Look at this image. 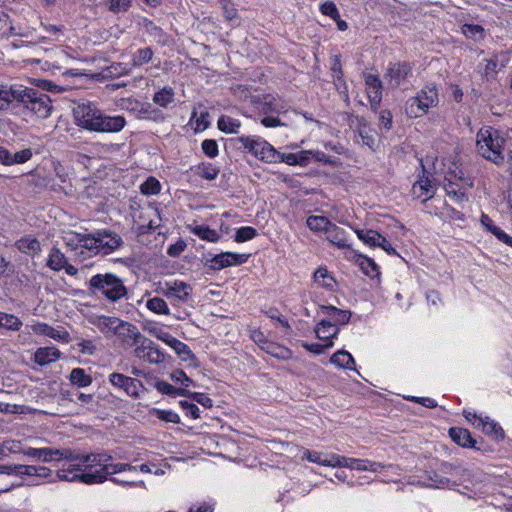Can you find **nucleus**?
<instances>
[{
  "label": "nucleus",
  "instance_id": "obj_48",
  "mask_svg": "<svg viewBox=\"0 0 512 512\" xmlns=\"http://www.w3.org/2000/svg\"><path fill=\"white\" fill-rule=\"evenodd\" d=\"M154 52L150 47L138 49L132 55V65L135 67L149 63L153 58Z\"/></svg>",
  "mask_w": 512,
  "mask_h": 512
},
{
  "label": "nucleus",
  "instance_id": "obj_46",
  "mask_svg": "<svg viewBox=\"0 0 512 512\" xmlns=\"http://www.w3.org/2000/svg\"><path fill=\"white\" fill-rule=\"evenodd\" d=\"M195 173L205 180H214L219 174V169L211 163H201L195 167Z\"/></svg>",
  "mask_w": 512,
  "mask_h": 512
},
{
  "label": "nucleus",
  "instance_id": "obj_28",
  "mask_svg": "<svg viewBox=\"0 0 512 512\" xmlns=\"http://www.w3.org/2000/svg\"><path fill=\"white\" fill-rule=\"evenodd\" d=\"M339 329L330 321L322 320L315 329L316 337L327 343L337 336Z\"/></svg>",
  "mask_w": 512,
  "mask_h": 512
},
{
  "label": "nucleus",
  "instance_id": "obj_40",
  "mask_svg": "<svg viewBox=\"0 0 512 512\" xmlns=\"http://www.w3.org/2000/svg\"><path fill=\"white\" fill-rule=\"evenodd\" d=\"M306 224L311 231L324 232L326 234L327 230L333 223L325 216L313 215L307 218Z\"/></svg>",
  "mask_w": 512,
  "mask_h": 512
},
{
  "label": "nucleus",
  "instance_id": "obj_10",
  "mask_svg": "<svg viewBox=\"0 0 512 512\" xmlns=\"http://www.w3.org/2000/svg\"><path fill=\"white\" fill-rule=\"evenodd\" d=\"M76 457L73 461H79L78 464L82 466L81 472L95 473V470L104 468L106 463L112 460V456L106 452L89 453V454H75Z\"/></svg>",
  "mask_w": 512,
  "mask_h": 512
},
{
  "label": "nucleus",
  "instance_id": "obj_41",
  "mask_svg": "<svg viewBox=\"0 0 512 512\" xmlns=\"http://www.w3.org/2000/svg\"><path fill=\"white\" fill-rule=\"evenodd\" d=\"M155 388L158 392L164 395L169 396H185L189 394V390H186L185 388H176L173 385L169 384L166 381L159 380L155 383Z\"/></svg>",
  "mask_w": 512,
  "mask_h": 512
},
{
  "label": "nucleus",
  "instance_id": "obj_35",
  "mask_svg": "<svg viewBox=\"0 0 512 512\" xmlns=\"http://www.w3.org/2000/svg\"><path fill=\"white\" fill-rule=\"evenodd\" d=\"M447 196L457 204H462L468 201L466 191L461 188L458 184L448 181L444 185Z\"/></svg>",
  "mask_w": 512,
  "mask_h": 512
},
{
  "label": "nucleus",
  "instance_id": "obj_13",
  "mask_svg": "<svg viewBox=\"0 0 512 512\" xmlns=\"http://www.w3.org/2000/svg\"><path fill=\"white\" fill-rule=\"evenodd\" d=\"M248 255L232 252H222L206 261V266L213 270H221L226 267L241 265L248 260Z\"/></svg>",
  "mask_w": 512,
  "mask_h": 512
},
{
  "label": "nucleus",
  "instance_id": "obj_54",
  "mask_svg": "<svg viewBox=\"0 0 512 512\" xmlns=\"http://www.w3.org/2000/svg\"><path fill=\"white\" fill-rule=\"evenodd\" d=\"M160 182L155 177H148L140 186V191L144 195H156L160 192Z\"/></svg>",
  "mask_w": 512,
  "mask_h": 512
},
{
  "label": "nucleus",
  "instance_id": "obj_39",
  "mask_svg": "<svg viewBox=\"0 0 512 512\" xmlns=\"http://www.w3.org/2000/svg\"><path fill=\"white\" fill-rule=\"evenodd\" d=\"M69 380L73 385L84 388L92 384V377L83 368H74L70 372Z\"/></svg>",
  "mask_w": 512,
  "mask_h": 512
},
{
  "label": "nucleus",
  "instance_id": "obj_33",
  "mask_svg": "<svg viewBox=\"0 0 512 512\" xmlns=\"http://www.w3.org/2000/svg\"><path fill=\"white\" fill-rule=\"evenodd\" d=\"M262 350L281 360H288L292 357V351L290 349L272 341L265 342L264 346H262Z\"/></svg>",
  "mask_w": 512,
  "mask_h": 512
},
{
  "label": "nucleus",
  "instance_id": "obj_61",
  "mask_svg": "<svg viewBox=\"0 0 512 512\" xmlns=\"http://www.w3.org/2000/svg\"><path fill=\"white\" fill-rule=\"evenodd\" d=\"M427 478L432 482L430 486L434 488H445L450 483L448 478L443 477L434 471L429 472Z\"/></svg>",
  "mask_w": 512,
  "mask_h": 512
},
{
  "label": "nucleus",
  "instance_id": "obj_24",
  "mask_svg": "<svg viewBox=\"0 0 512 512\" xmlns=\"http://www.w3.org/2000/svg\"><path fill=\"white\" fill-rule=\"evenodd\" d=\"M15 246L21 253L32 257L41 252V243L31 235L20 238Z\"/></svg>",
  "mask_w": 512,
  "mask_h": 512
},
{
  "label": "nucleus",
  "instance_id": "obj_60",
  "mask_svg": "<svg viewBox=\"0 0 512 512\" xmlns=\"http://www.w3.org/2000/svg\"><path fill=\"white\" fill-rule=\"evenodd\" d=\"M260 139V137L241 136L237 139V142L241 144L240 148H243L246 152L252 154L256 147V143H258Z\"/></svg>",
  "mask_w": 512,
  "mask_h": 512
},
{
  "label": "nucleus",
  "instance_id": "obj_1",
  "mask_svg": "<svg viewBox=\"0 0 512 512\" xmlns=\"http://www.w3.org/2000/svg\"><path fill=\"white\" fill-rule=\"evenodd\" d=\"M90 294L103 297L109 302H117L127 297V288L123 280L114 273H98L86 283Z\"/></svg>",
  "mask_w": 512,
  "mask_h": 512
},
{
  "label": "nucleus",
  "instance_id": "obj_23",
  "mask_svg": "<svg viewBox=\"0 0 512 512\" xmlns=\"http://www.w3.org/2000/svg\"><path fill=\"white\" fill-rule=\"evenodd\" d=\"M74 242L76 246H81L94 254H99L97 232L93 234H75L74 238L69 240L67 244L72 245Z\"/></svg>",
  "mask_w": 512,
  "mask_h": 512
},
{
  "label": "nucleus",
  "instance_id": "obj_38",
  "mask_svg": "<svg viewBox=\"0 0 512 512\" xmlns=\"http://www.w3.org/2000/svg\"><path fill=\"white\" fill-rule=\"evenodd\" d=\"M336 454H331L329 457L322 458L320 452L311 451L306 449L303 453V457H305L309 462L316 463L322 466L335 467V458Z\"/></svg>",
  "mask_w": 512,
  "mask_h": 512
},
{
  "label": "nucleus",
  "instance_id": "obj_19",
  "mask_svg": "<svg viewBox=\"0 0 512 512\" xmlns=\"http://www.w3.org/2000/svg\"><path fill=\"white\" fill-rule=\"evenodd\" d=\"M252 154L256 158L267 163H277V157H279V152L262 138L258 143H256V147Z\"/></svg>",
  "mask_w": 512,
  "mask_h": 512
},
{
  "label": "nucleus",
  "instance_id": "obj_36",
  "mask_svg": "<svg viewBox=\"0 0 512 512\" xmlns=\"http://www.w3.org/2000/svg\"><path fill=\"white\" fill-rule=\"evenodd\" d=\"M67 261L66 256L57 247H52L46 265L53 271H60Z\"/></svg>",
  "mask_w": 512,
  "mask_h": 512
},
{
  "label": "nucleus",
  "instance_id": "obj_2",
  "mask_svg": "<svg viewBox=\"0 0 512 512\" xmlns=\"http://www.w3.org/2000/svg\"><path fill=\"white\" fill-rule=\"evenodd\" d=\"M504 142L505 140L499 135V132L491 127L481 128L477 133L478 152L496 165L504 162V156L502 155Z\"/></svg>",
  "mask_w": 512,
  "mask_h": 512
},
{
  "label": "nucleus",
  "instance_id": "obj_3",
  "mask_svg": "<svg viewBox=\"0 0 512 512\" xmlns=\"http://www.w3.org/2000/svg\"><path fill=\"white\" fill-rule=\"evenodd\" d=\"M20 91L17 102L40 118H47L50 115L52 110L51 99L46 93L23 86H21Z\"/></svg>",
  "mask_w": 512,
  "mask_h": 512
},
{
  "label": "nucleus",
  "instance_id": "obj_59",
  "mask_svg": "<svg viewBox=\"0 0 512 512\" xmlns=\"http://www.w3.org/2000/svg\"><path fill=\"white\" fill-rule=\"evenodd\" d=\"M202 150L206 156L209 158H215L218 153V144L213 139H206L201 144Z\"/></svg>",
  "mask_w": 512,
  "mask_h": 512
},
{
  "label": "nucleus",
  "instance_id": "obj_45",
  "mask_svg": "<svg viewBox=\"0 0 512 512\" xmlns=\"http://www.w3.org/2000/svg\"><path fill=\"white\" fill-rule=\"evenodd\" d=\"M357 261L361 270L371 278H374L380 274L379 267L373 259L364 255H359Z\"/></svg>",
  "mask_w": 512,
  "mask_h": 512
},
{
  "label": "nucleus",
  "instance_id": "obj_18",
  "mask_svg": "<svg viewBox=\"0 0 512 512\" xmlns=\"http://www.w3.org/2000/svg\"><path fill=\"white\" fill-rule=\"evenodd\" d=\"M33 331L36 334L44 335L64 343L70 341V334L63 327L54 328L46 323H37L33 326Z\"/></svg>",
  "mask_w": 512,
  "mask_h": 512
},
{
  "label": "nucleus",
  "instance_id": "obj_8",
  "mask_svg": "<svg viewBox=\"0 0 512 512\" xmlns=\"http://www.w3.org/2000/svg\"><path fill=\"white\" fill-rule=\"evenodd\" d=\"M159 291L167 298L185 303L191 298L193 288L184 281L174 280L165 282Z\"/></svg>",
  "mask_w": 512,
  "mask_h": 512
},
{
  "label": "nucleus",
  "instance_id": "obj_55",
  "mask_svg": "<svg viewBox=\"0 0 512 512\" xmlns=\"http://www.w3.org/2000/svg\"><path fill=\"white\" fill-rule=\"evenodd\" d=\"M152 414L159 420L169 423L178 424L180 423V417L177 413L172 410H162L154 408Z\"/></svg>",
  "mask_w": 512,
  "mask_h": 512
},
{
  "label": "nucleus",
  "instance_id": "obj_43",
  "mask_svg": "<svg viewBox=\"0 0 512 512\" xmlns=\"http://www.w3.org/2000/svg\"><path fill=\"white\" fill-rule=\"evenodd\" d=\"M152 100L160 107L166 108L174 100V90L169 86H165L154 94Z\"/></svg>",
  "mask_w": 512,
  "mask_h": 512
},
{
  "label": "nucleus",
  "instance_id": "obj_53",
  "mask_svg": "<svg viewBox=\"0 0 512 512\" xmlns=\"http://www.w3.org/2000/svg\"><path fill=\"white\" fill-rule=\"evenodd\" d=\"M0 326L13 331H18L22 326V322L13 314L0 312Z\"/></svg>",
  "mask_w": 512,
  "mask_h": 512
},
{
  "label": "nucleus",
  "instance_id": "obj_17",
  "mask_svg": "<svg viewBox=\"0 0 512 512\" xmlns=\"http://www.w3.org/2000/svg\"><path fill=\"white\" fill-rule=\"evenodd\" d=\"M115 336L119 337L121 341L128 346L137 345L143 338L138 328L127 321H123Z\"/></svg>",
  "mask_w": 512,
  "mask_h": 512
},
{
  "label": "nucleus",
  "instance_id": "obj_11",
  "mask_svg": "<svg viewBox=\"0 0 512 512\" xmlns=\"http://www.w3.org/2000/svg\"><path fill=\"white\" fill-rule=\"evenodd\" d=\"M411 73L410 63L394 62L389 63L383 78L391 88H397Z\"/></svg>",
  "mask_w": 512,
  "mask_h": 512
},
{
  "label": "nucleus",
  "instance_id": "obj_5",
  "mask_svg": "<svg viewBox=\"0 0 512 512\" xmlns=\"http://www.w3.org/2000/svg\"><path fill=\"white\" fill-rule=\"evenodd\" d=\"M92 102L77 103L73 108V114L77 125L83 129L94 132L102 114Z\"/></svg>",
  "mask_w": 512,
  "mask_h": 512
},
{
  "label": "nucleus",
  "instance_id": "obj_50",
  "mask_svg": "<svg viewBox=\"0 0 512 512\" xmlns=\"http://www.w3.org/2000/svg\"><path fill=\"white\" fill-rule=\"evenodd\" d=\"M355 232L360 240L371 247H376L382 236L375 230L358 229Z\"/></svg>",
  "mask_w": 512,
  "mask_h": 512
},
{
  "label": "nucleus",
  "instance_id": "obj_26",
  "mask_svg": "<svg viewBox=\"0 0 512 512\" xmlns=\"http://www.w3.org/2000/svg\"><path fill=\"white\" fill-rule=\"evenodd\" d=\"M82 466L80 464H70L67 468L57 471V480L75 482L79 481L84 484L83 476L87 473L81 472Z\"/></svg>",
  "mask_w": 512,
  "mask_h": 512
},
{
  "label": "nucleus",
  "instance_id": "obj_51",
  "mask_svg": "<svg viewBox=\"0 0 512 512\" xmlns=\"http://www.w3.org/2000/svg\"><path fill=\"white\" fill-rule=\"evenodd\" d=\"M146 307L156 314H170V309L166 301L160 297H153L149 299L146 303Z\"/></svg>",
  "mask_w": 512,
  "mask_h": 512
},
{
  "label": "nucleus",
  "instance_id": "obj_15",
  "mask_svg": "<svg viewBox=\"0 0 512 512\" xmlns=\"http://www.w3.org/2000/svg\"><path fill=\"white\" fill-rule=\"evenodd\" d=\"M99 253L104 255L113 252L118 249L122 244V238L114 232L107 230L97 231Z\"/></svg>",
  "mask_w": 512,
  "mask_h": 512
},
{
  "label": "nucleus",
  "instance_id": "obj_9",
  "mask_svg": "<svg viewBox=\"0 0 512 512\" xmlns=\"http://www.w3.org/2000/svg\"><path fill=\"white\" fill-rule=\"evenodd\" d=\"M135 356L151 364H159L165 360L164 353L152 340L143 336L134 350Z\"/></svg>",
  "mask_w": 512,
  "mask_h": 512
},
{
  "label": "nucleus",
  "instance_id": "obj_56",
  "mask_svg": "<svg viewBox=\"0 0 512 512\" xmlns=\"http://www.w3.org/2000/svg\"><path fill=\"white\" fill-rule=\"evenodd\" d=\"M128 103L134 104L136 107H139V109H137L136 114V117L139 119H150L152 118V113L155 112V110L149 103H140L137 100H128Z\"/></svg>",
  "mask_w": 512,
  "mask_h": 512
},
{
  "label": "nucleus",
  "instance_id": "obj_57",
  "mask_svg": "<svg viewBox=\"0 0 512 512\" xmlns=\"http://www.w3.org/2000/svg\"><path fill=\"white\" fill-rule=\"evenodd\" d=\"M257 235L255 228L250 226L240 227L235 234V241L238 243L253 239Z\"/></svg>",
  "mask_w": 512,
  "mask_h": 512
},
{
  "label": "nucleus",
  "instance_id": "obj_21",
  "mask_svg": "<svg viewBox=\"0 0 512 512\" xmlns=\"http://www.w3.org/2000/svg\"><path fill=\"white\" fill-rule=\"evenodd\" d=\"M62 353L54 346L40 347L34 353V361L41 366L56 362Z\"/></svg>",
  "mask_w": 512,
  "mask_h": 512
},
{
  "label": "nucleus",
  "instance_id": "obj_12",
  "mask_svg": "<svg viewBox=\"0 0 512 512\" xmlns=\"http://www.w3.org/2000/svg\"><path fill=\"white\" fill-rule=\"evenodd\" d=\"M127 470H135V467L127 463L104 465V468L95 470V473H89L83 476L86 484H98L107 480L108 475L120 473Z\"/></svg>",
  "mask_w": 512,
  "mask_h": 512
},
{
  "label": "nucleus",
  "instance_id": "obj_4",
  "mask_svg": "<svg viewBox=\"0 0 512 512\" xmlns=\"http://www.w3.org/2000/svg\"><path fill=\"white\" fill-rule=\"evenodd\" d=\"M438 103V93L435 87L426 86L415 97L407 100L405 112L410 118H417L427 113L429 108Z\"/></svg>",
  "mask_w": 512,
  "mask_h": 512
},
{
  "label": "nucleus",
  "instance_id": "obj_14",
  "mask_svg": "<svg viewBox=\"0 0 512 512\" xmlns=\"http://www.w3.org/2000/svg\"><path fill=\"white\" fill-rule=\"evenodd\" d=\"M126 119L122 115L110 116L102 112L98 125L94 132L118 133L126 126Z\"/></svg>",
  "mask_w": 512,
  "mask_h": 512
},
{
  "label": "nucleus",
  "instance_id": "obj_7",
  "mask_svg": "<svg viewBox=\"0 0 512 512\" xmlns=\"http://www.w3.org/2000/svg\"><path fill=\"white\" fill-rule=\"evenodd\" d=\"M24 455L43 462H51L53 460H74V452L70 449H54V448H27L23 451Z\"/></svg>",
  "mask_w": 512,
  "mask_h": 512
},
{
  "label": "nucleus",
  "instance_id": "obj_6",
  "mask_svg": "<svg viewBox=\"0 0 512 512\" xmlns=\"http://www.w3.org/2000/svg\"><path fill=\"white\" fill-rule=\"evenodd\" d=\"M110 384L122 390L127 396L138 399L144 390L142 382L136 378L128 377L121 373H111L109 375Z\"/></svg>",
  "mask_w": 512,
  "mask_h": 512
},
{
  "label": "nucleus",
  "instance_id": "obj_22",
  "mask_svg": "<svg viewBox=\"0 0 512 512\" xmlns=\"http://www.w3.org/2000/svg\"><path fill=\"white\" fill-rule=\"evenodd\" d=\"M475 428L481 429L485 434L491 435L496 439H504V430L501 426L489 417L477 419V423H472Z\"/></svg>",
  "mask_w": 512,
  "mask_h": 512
},
{
  "label": "nucleus",
  "instance_id": "obj_52",
  "mask_svg": "<svg viewBox=\"0 0 512 512\" xmlns=\"http://www.w3.org/2000/svg\"><path fill=\"white\" fill-rule=\"evenodd\" d=\"M141 25L144 28L145 32L153 36L155 40H157L158 42L163 41L165 33L152 20L148 18H143L141 21Z\"/></svg>",
  "mask_w": 512,
  "mask_h": 512
},
{
  "label": "nucleus",
  "instance_id": "obj_64",
  "mask_svg": "<svg viewBox=\"0 0 512 512\" xmlns=\"http://www.w3.org/2000/svg\"><path fill=\"white\" fill-rule=\"evenodd\" d=\"M358 134L364 145L368 146L371 149H374L376 145V139L374 134H370L366 127L360 128Z\"/></svg>",
  "mask_w": 512,
  "mask_h": 512
},
{
  "label": "nucleus",
  "instance_id": "obj_34",
  "mask_svg": "<svg viewBox=\"0 0 512 512\" xmlns=\"http://www.w3.org/2000/svg\"><path fill=\"white\" fill-rule=\"evenodd\" d=\"M322 311L331 317L335 324H347L351 318V312L348 310H341L335 306H321Z\"/></svg>",
  "mask_w": 512,
  "mask_h": 512
},
{
  "label": "nucleus",
  "instance_id": "obj_44",
  "mask_svg": "<svg viewBox=\"0 0 512 512\" xmlns=\"http://www.w3.org/2000/svg\"><path fill=\"white\" fill-rule=\"evenodd\" d=\"M314 280L320 286L329 290H333L336 284L334 278L330 275L328 270L323 267H320L315 271Z\"/></svg>",
  "mask_w": 512,
  "mask_h": 512
},
{
  "label": "nucleus",
  "instance_id": "obj_37",
  "mask_svg": "<svg viewBox=\"0 0 512 512\" xmlns=\"http://www.w3.org/2000/svg\"><path fill=\"white\" fill-rule=\"evenodd\" d=\"M217 126L221 132L227 134H235L238 133L239 128L241 127V122L238 119H234L230 116L222 115L217 121Z\"/></svg>",
  "mask_w": 512,
  "mask_h": 512
},
{
  "label": "nucleus",
  "instance_id": "obj_58",
  "mask_svg": "<svg viewBox=\"0 0 512 512\" xmlns=\"http://www.w3.org/2000/svg\"><path fill=\"white\" fill-rule=\"evenodd\" d=\"M170 379L176 383H180L185 387H189L191 385L194 386V382L191 378H189L186 373L181 369L173 370L170 373Z\"/></svg>",
  "mask_w": 512,
  "mask_h": 512
},
{
  "label": "nucleus",
  "instance_id": "obj_63",
  "mask_svg": "<svg viewBox=\"0 0 512 512\" xmlns=\"http://www.w3.org/2000/svg\"><path fill=\"white\" fill-rule=\"evenodd\" d=\"M185 397H190L195 402L201 404L202 406L206 408L212 407V400L204 393L199 392H191L189 391L188 395H185Z\"/></svg>",
  "mask_w": 512,
  "mask_h": 512
},
{
  "label": "nucleus",
  "instance_id": "obj_62",
  "mask_svg": "<svg viewBox=\"0 0 512 512\" xmlns=\"http://www.w3.org/2000/svg\"><path fill=\"white\" fill-rule=\"evenodd\" d=\"M132 0H110L109 10L113 13L126 12L131 6Z\"/></svg>",
  "mask_w": 512,
  "mask_h": 512
},
{
  "label": "nucleus",
  "instance_id": "obj_27",
  "mask_svg": "<svg viewBox=\"0 0 512 512\" xmlns=\"http://www.w3.org/2000/svg\"><path fill=\"white\" fill-rule=\"evenodd\" d=\"M449 435L456 444L462 447H475L476 441L472 438L471 433L467 429L452 427L449 429Z\"/></svg>",
  "mask_w": 512,
  "mask_h": 512
},
{
  "label": "nucleus",
  "instance_id": "obj_49",
  "mask_svg": "<svg viewBox=\"0 0 512 512\" xmlns=\"http://www.w3.org/2000/svg\"><path fill=\"white\" fill-rule=\"evenodd\" d=\"M192 232L202 240L209 242H217L220 239V234L216 230L210 229L208 226H195Z\"/></svg>",
  "mask_w": 512,
  "mask_h": 512
},
{
  "label": "nucleus",
  "instance_id": "obj_16",
  "mask_svg": "<svg viewBox=\"0 0 512 512\" xmlns=\"http://www.w3.org/2000/svg\"><path fill=\"white\" fill-rule=\"evenodd\" d=\"M123 321L124 320H121L118 317L101 315L95 317L91 323L94 326H96L101 333L105 335H116Z\"/></svg>",
  "mask_w": 512,
  "mask_h": 512
},
{
  "label": "nucleus",
  "instance_id": "obj_20",
  "mask_svg": "<svg viewBox=\"0 0 512 512\" xmlns=\"http://www.w3.org/2000/svg\"><path fill=\"white\" fill-rule=\"evenodd\" d=\"M411 193L414 198H422L423 202L431 199L435 194V187L432 185L431 180L424 175L413 184Z\"/></svg>",
  "mask_w": 512,
  "mask_h": 512
},
{
  "label": "nucleus",
  "instance_id": "obj_29",
  "mask_svg": "<svg viewBox=\"0 0 512 512\" xmlns=\"http://www.w3.org/2000/svg\"><path fill=\"white\" fill-rule=\"evenodd\" d=\"M164 343L170 346L176 352V354L180 356L184 361L195 358L194 354L192 353L188 345L176 339L171 334H169V336L167 337V341H165Z\"/></svg>",
  "mask_w": 512,
  "mask_h": 512
},
{
  "label": "nucleus",
  "instance_id": "obj_30",
  "mask_svg": "<svg viewBox=\"0 0 512 512\" xmlns=\"http://www.w3.org/2000/svg\"><path fill=\"white\" fill-rule=\"evenodd\" d=\"M21 86H3L0 85V110L7 109L9 104L13 101H18V93L21 91Z\"/></svg>",
  "mask_w": 512,
  "mask_h": 512
},
{
  "label": "nucleus",
  "instance_id": "obj_31",
  "mask_svg": "<svg viewBox=\"0 0 512 512\" xmlns=\"http://www.w3.org/2000/svg\"><path fill=\"white\" fill-rule=\"evenodd\" d=\"M285 109L284 101L280 98L267 94L264 95L261 101V110L264 113H278Z\"/></svg>",
  "mask_w": 512,
  "mask_h": 512
},
{
  "label": "nucleus",
  "instance_id": "obj_32",
  "mask_svg": "<svg viewBox=\"0 0 512 512\" xmlns=\"http://www.w3.org/2000/svg\"><path fill=\"white\" fill-rule=\"evenodd\" d=\"M330 362L339 368L355 370V360L353 356L345 350H339L335 352Z\"/></svg>",
  "mask_w": 512,
  "mask_h": 512
},
{
  "label": "nucleus",
  "instance_id": "obj_47",
  "mask_svg": "<svg viewBox=\"0 0 512 512\" xmlns=\"http://www.w3.org/2000/svg\"><path fill=\"white\" fill-rule=\"evenodd\" d=\"M461 31L467 38L474 41H481L485 37L484 28L478 24H464Z\"/></svg>",
  "mask_w": 512,
  "mask_h": 512
},
{
  "label": "nucleus",
  "instance_id": "obj_25",
  "mask_svg": "<svg viewBox=\"0 0 512 512\" xmlns=\"http://www.w3.org/2000/svg\"><path fill=\"white\" fill-rule=\"evenodd\" d=\"M326 238L331 242L334 246L339 249H349L350 244L346 239V231L337 226L336 224H332L330 228L326 232Z\"/></svg>",
  "mask_w": 512,
  "mask_h": 512
},
{
  "label": "nucleus",
  "instance_id": "obj_42",
  "mask_svg": "<svg viewBox=\"0 0 512 512\" xmlns=\"http://www.w3.org/2000/svg\"><path fill=\"white\" fill-rule=\"evenodd\" d=\"M334 463H335V467H347L350 469L364 471L365 465H366V460L348 458V457L337 455Z\"/></svg>",
  "mask_w": 512,
  "mask_h": 512
}]
</instances>
